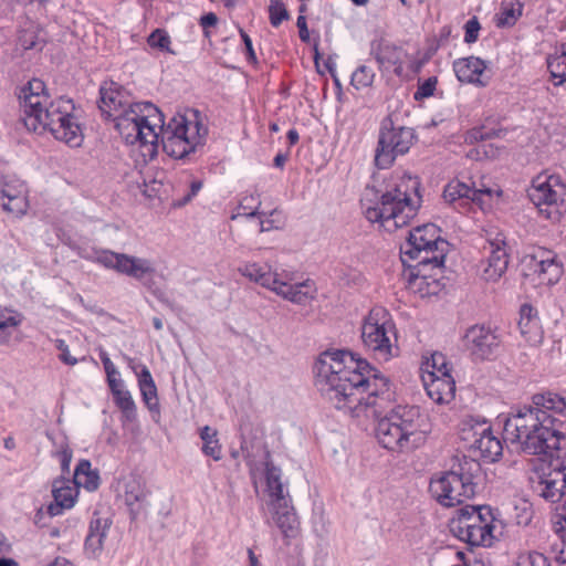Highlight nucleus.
Returning a JSON list of instances; mask_svg holds the SVG:
<instances>
[{
	"label": "nucleus",
	"mask_w": 566,
	"mask_h": 566,
	"mask_svg": "<svg viewBox=\"0 0 566 566\" xmlns=\"http://www.w3.org/2000/svg\"><path fill=\"white\" fill-rule=\"evenodd\" d=\"M315 386L334 408L360 417L368 410L379 418L378 442L395 452L421 447L428 434V423L416 406H397L380 417L391 398L389 379L366 359L355 358L348 350L323 353L314 365Z\"/></svg>",
	"instance_id": "obj_1"
},
{
	"label": "nucleus",
	"mask_w": 566,
	"mask_h": 566,
	"mask_svg": "<svg viewBox=\"0 0 566 566\" xmlns=\"http://www.w3.org/2000/svg\"><path fill=\"white\" fill-rule=\"evenodd\" d=\"M98 108L115 123L116 130L127 144H138L142 156L153 159L157 155L158 135L163 127V113L149 103H133L127 91L115 82L99 88Z\"/></svg>",
	"instance_id": "obj_2"
},
{
	"label": "nucleus",
	"mask_w": 566,
	"mask_h": 566,
	"mask_svg": "<svg viewBox=\"0 0 566 566\" xmlns=\"http://www.w3.org/2000/svg\"><path fill=\"white\" fill-rule=\"evenodd\" d=\"M22 120L28 130H49L55 139L76 147L83 139L80 125L73 112L72 99L59 97L50 101L45 84L40 78H32L19 94Z\"/></svg>",
	"instance_id": "obj_3"
},
{
	"label": "nucleus",
	"mask_w": 566,
	"mask_h": 566,
	"mask_svg": "<svg viewBox=\"0 0 566 566\" xmlns=\"http://www.w3.org/2000/svg\"><path fill=\"white\" fill-rule=\"evenodd\" d=\"M420 205L419 182L408 176L386 190L375 206L366 207L364 213L370 222H379L387 231H392L409 224Z\"/></svg>",
	"instance_id": "obj_4"
},
{
	"label": "nucleus",
	"mask_w": 566,
	"mask_h": 566,
	"mask_svg": "<svg viewBox=\"0 0 566 566\" xmlns=\"http://www.w3.org/2000/svg\"><path fill=\"white\" fill-rule=\"evenodd\" d=\"M481 480L482 468L479 461L467 455H455L448 471L431 479L429 492L442 506L453 507L472 499Z\"/></svg>",
	"instance_id": "obj_5"
},
{
	"label": "nucleus",
	"mask_w": 566,
	"mask_h": 566,
	"mask_svg": "<svg viewBox=\"0 0 566 566\" xmlns=\"http://www.w3.org/2000/svg\"><path fill=\"white\" fill-rule=\"evenodd\" d=\"M541 421L566 424V398L552 391L533 395L530 403L517 407L505 419V441L515 444L523 434L539 426Z\"/></svg>",
	"instance_id": "obj_6"
},
{
	"label": "nucleus",
	"mask_w": 566,
	"mask_h": 566,
	"mask_svg": "<svg viewBox=\"0 0 566 566\" xmlns=\"http://www.w3.org/2000/svg\"><path fill=\"white\" fill-rule=\"evenodd\" d=\"M238 272L250 282L270 290L292 303L301 305L307 300L314 298V283L310 280L292 283L294 275L285 270L277 272L272 270L269 264L245 262L238 268Z\"/></svg>",
	"instance_id": "obj_7"
},
{
	"label": "nucleus",
	"mask_w": 566,
	"mask_h": 566,
	"mask_svg": "<svg viewBox=\"0 0 566 566\" xmlns=\"http://www.w3.org/2000/svg\"><path fill=\"white\" fill-rule=\"evenodd\" d=\"M361 340L375 358L388 361L398 355L396 325L382 306L373 307L361 325Z\"/></svg>",
	"instance_id": "obj_8"
},
{
	"label": "nucleus",
	"mask_w": 566,
	"mask_h": 566,
	"mask_svg": "<svg viewBox=\"0 0 566 566\" xmlns=\"http://www.w3.org/2000/svg\"><path fill=\"white\" fill-rule=\"evenodd\" d=\"M265 482L266 491L270 496L272 520L289 544L290 541L297 537L300 533V521L291 504L289 493H284L281 481V470L270 460L269 451H266L265 461Z\"/></svg>",
	"instance_id": "obj_9"
},
{
	"label": "nucleus",
	"mask_w": 566,
	"mask_h": 566,
	"mask_svg": "<svg viewBox=\"0 0 566 566\" xmlns=\"http://www.w3.org/2000/svg\"><path fill=\"white\" fill-rule=\"evenodd\" d=\"M450 530L471 546H491L494 538V517L490 507L465 506L452 518Z\"/></svg>",
	"instance_id": "obj_10"
},
{
	"label": "nucleus",
	"mask_w": 566,
	"mask_h": 566,
	"mask_svg": "<svg viewBox=\"0 0 566 566\" xmlns=\"http://www.w3.org/2000/svg\"><path fill=\"white\" fill-rule=\"evenodd\" d=\"M156 133L164 151L170 157L182 159L201 145L207 129L199 122H188L185 116L178 115L170 119L166 128L163 120L161 129Z\"/></svg>",
	"instance_id": "obj_11"
},
{
	"label": "nucleus",
	"mask_w": 566,
	"mask_h": 566,
	"mask_svg": "<svg viewBox=\"0 0 566 566\" xmlns=\"http://www.w3.org/2000/svg\"><path fill=\"white\" fill-rule=\"evenodd\" d=\"M416 138L412 128L395 126L391 116L385 117L380 124L375 150L376 167L379 169L390 168L398 156L409 151Z\"/></svg>",
	"instance_id": "obj_12"
},
{
	"label": "nucleus",
	"mask_w": 566,
	"mask_h": 566,
	"mask_svg": "<svg viewBox=\"0 0 566 566\" xmlns=\"http://www.w3.org/2000/svg\"><path fill=\"white\" fill-rule=\"evenodd\" d=\"M447 247H426L420 248L419 252H400L401 261L411 269L409 284L417 286L420 292L426 294L437 293L436 289H430L431 284L438 285L432 277V271L441 272L446 260Z\"/></svg>",
	"instance_id": "obj_13"
},
{
	"label": "nucleus",
	"mask_w": 566,
	"mask_h": 566,
	"mask_svg": "<svg viewBox=\"0 0 566 566\" xmlns=\"http://www.w3.org/2000/svg\"><path fill=\"white\" fill-rule=\"evenodd\" d=\"M527 195L546 219L556 220L566 210V182L557 175H538Z\"/></svg>",
	"instance_id": "obj_14"
},
{
	"label": "nucleus",
	"mask_w": 566,
	"mask_h": 566,
	"mask_svg": "<svg viewBox=\"0 0 566 566\" xmlns=\"http://www.w3.org/2000/svg\"><path fill=\"white\" fill-rule=\"evenodd\" d=\"M566 424H553L551 421H541L539 426L527 431L515 443L516 449L527 454L544 455L551 458L553 451L566 449V437L562 429Z\"/></svg>",
	"instance_id": "obj_15"
},
{
	"label": "nucleus",
	"mask_w": 566,
	"mask_h": 566,
	"mask_svg": "<svg viewBox=\"0 0 566 566\" xmlns=\"http://www.w3.org/2000/svg\"><path fill=\"white\" fill-rule=\"evenodd\" d=\"M548 460L547 473L538 476L534 491L548 502L566 503V449L553 451Z\"/></svg>",
	"instance_id": "obj_16"
},
{
	"label": "nucleus",
	"mask_w": 566,
	"mask_h": 566,
	"mask_svg": "<svg viewBox=\"0 0 566 566\" xmlns=\"http://www.w3.org/2000/svg\"><path fill=\"white\" fill-rule=\"evenodd\" d=\"M501 339L494 329L484 325L471 326L464 335V346L476 360L490 359L496 355Z\"/></svg>",
	"instance_id": "obj_17"
},
{
	"label": "nucleus",
	"mask_w": 566,
	"mask_h": 566,
	"mask_svg": "<svg viewBox=\"0 0 566 566\" xmlns=\"http://www.w3.org/2000/svg\"><path fill=\"white\" fill-rule=\"evenodd\" d=\"M0 206L13 218L23 217L29 209L27 185L13 177L0 178Z\"/></svg>",
	"instance_id": "obj_18"
},
{
	"label": "nucleus",
	"mask_w": 566,
	"mask_h": 566,
	"mask_svg": "<svg viewBox=\"0 0 566 566\" xmlns=\"http://www.w3.org/2000/svg\"><path fill=\"white\" fill-rule=\"evenodd\" d=\"M438 359L442 360L441 367L438 369L440 375L434 371L429 373L428 377H423V385L430 399L437 403H448L454 398L455 382L450 375L444 356L442 354H434V364Z\"/></svg>",
	"instance_id": "obj_19"
},
{
	"label": "nucleus",
	"mask_w": 566,
	"mask_h": 566,
	"mask_svg": "<svg viewBox=\"0 0 566 566\" xmlns=\"http://www.w3.org/2000/svg\"><path fill=\"white\" fill-rule=\"evenodd\" d=\"M369 54L376 60L380 72L392 69L394 73L403 76V64L409 55L406 50L380 38L370 42Z\"/></svg>",
	"instance_id": "obj_20"
},
{
	"label": "nucleus",
	"mask_w": 566,
	"mask_h": 566,
	"mask_svg": "<svg viewBox=\"0 0 566 566\" xmlns=\"http://www.w3.org/2000/svg\"><path fill=\"white\" fill-rule=\"evenodd\" d=\"M493 190L488 187L476 188L460 180L450 181L443 190V199L455 209H463L471 202L484 207V197L491 198Z\"/></svg>",
	"instance_id": "obj_21"
},
{
	"label": "nucleus",
	"mask_w": 566,
	"mask_h": 566,
	"mask_svg": "<svg viewBox=\"0 0 566 566\" xmlns=\"http://www.w3.org/2000/svg\"><path fill=\"white\" fill-rule=\"evenodd\" d=\"M484 259L481 261L482 277L485 281H497L507 270L509 253L504 239L496 237L484 247Z\"/></svg>",
	"instance_id": "obj_22"
},
{
	"label": "nucleus",
	"mask_w": 566,
	"mask_h": 566,
	"mask_svg": "<svg viewBox=\"0 0 566 566\" xmlns=\"http://www.w3.org/2000/svg\"><path fill=\"white\" fill-rule=\"evenodd\" d=\"M439 245L447 247L448 242L439 237L434 224L427 223L409 231L407 240L400 247V252H419L420 248Z\"/></svg>",
	"instance_id": "obj_23"
},
{
	"label": "nucleus",
	"mask_w": 566,
	"mask_h": 566,
	"mask_svg": "<svg viewBox=\"0 0 566 566\" xmlns=\"http://www.w3.org/2000/svg\"><path fill=\"white\" fill-rule=\"evenodd\" d=\"M481 432L480 438H475L471 442L473 452H478L479 455L486 462H495L502 455L503 447L501 440L493 434V431L486 421H482L480 426Z\"/></svg>",
	"instance_id": "obj_24"
},
{
	"label": "nucleus",
	"mask_w": 566,
	"mask_h": 566,
	"mask_svg": "<svg viewBox=\"0 0 566 566\" xmlns=\"http://www.w3.org/2000/svg\"><path fill=\"white\" fill-rule=\"evenodd\" d=\"M485 69V62L475 56L458 59L453 62V71L462 83L485 86L488 83L483 80Z\"/></svg>",
	"instance_id": "obj_25"
},
{
	"label": "nucleus",
	"mask_w": 566,
	"mask_h": 566,
	"mask_svg": "<svg viewBox=\"0 0 566 566\" xmlns=\"http://www.w3.org/2000/svg\"><path fill=\"white\" fill-rule=\"evenodd\" d=\"M111 524L109 518L101 517L97 513L93 514L85 539V553L90 557L95 558L102 553Z\"/></svg>",
	"instance_id": "obj_26"
},
{
	"label": "nucleus",
	"mask_w": 566,
	"mask_h": 566,
	"mask_svg": "<svg viewBox=\"0 0 566 566\" xmlns=\"http://www.w3.org/2000/svg\"><path fill=\"white\" fill-rule=\"evenodd\" d=\"M52 495L54 502L46 507V513L52 517L62 514L63 510L71 509L75 502L76 488L71 486V481L57 479L53 482Z\"/></svg>",
	"instance_id": "obj_27"
},
{
	"label": "nucleus",
	"mask_w": 566,
	"mask_h": 566,
	"mask_svg": "<svg viewBox=\"0 0 566 566\" xmlns=\"http://www.w3.org/2000/svg\"><path fill=\"white\" fill-rule=\"evenodd\" d=\"M518 328L521 335L530 344H537L542 339V331L537 311L530 304H523L520 310Z\"/></svg>",
	"instance_id": "obj_28"
},
{
	"label": "nucleus",
	"mask_w": 566,
	"mask_h": 566,
	"mask_svg": "<svg viewBox=\"0 0 566 566\" xmlns=\"http://www.w3.org/2000/svg\"><path fill=\"white\" fill-rule=\"evenodd\" d=\"M147 496L148 491L139 478L133 476L125 483L124 501L129 507L133 518H136V515L144 507Z\"/></svg>",
	"instance_id": "obj_29"
},
{
	"label": "nucleus",
	"mask_w": 566,
	"mask_h": 566,
	"mask_svg": "<svg viewBox=\"0 0 566 566\" xmlns=\"http://www.w3.org/2000/svg\"><path fill=\"white\" fill-rule=\"evenodd\" d=\"M547 256H532L531 263L534 269V273L537 274L541 284H555L562 274V269L555 259L551 255V252H543Z\"/></svg>",
	"instance_id": "obj_30"
},
{
	"label": "nucleus",
	"mask_w": 566,
	"mask_h": 566,
	"mask_svg": "<svg viewBox=\"0 0 566 566\" xmlns=\"http://www.w3.org/2000/svg\"><path fill=\"white\" fill-rule=\"evenodd\" d=\"M119 273L142 281L147 276H153L155 268L150 260L137 258L129 254H123Z\"/></svg>",
	"instance_id": "obj_31"
},
{
	"label": "nucleus",
	"mask_w": 566,
	"mask_h": 566,
	"mask_svg": "<svg viewBox=\"0 0 566 566\" xmlns=\"http://www.w3.org/2000/svg\"><path fill=\"white\" fill-rule=\"evenodd\" d=\"M137 378L143 401L150 412L157 413L159 417L160 405L157 396V387L147 366L142 367L140 374H137Z\"/></svg>",
	"instance_id": "obj_32"
},
{
	"label": "nucleus",
	"mask_w": 566,
	"mask_h": 566,
	"mask_svg": "<svg viewBox=\"0 0 566 566\" xmlns=\"http://www.w3.org/2000/svg\"><path fill=\"white\" fill-rule=\"evenodd\" d=\"M75 488H84L87 491H95L99 486V475L96 470H92L88 460H81L74 471L73 481Z\"/></svg>",
	"instance_id": "obj_33"
},
{
	"label": "nucleus",
	"mask_w": 566,
	"mask_h": 566,
	"mask_svg": "<svg viewBox=\"0 0 566 566\" xmlns=\"http://www.w3.org/2000/svg\"><path fill=\"white\" fill-rule=\"evenodd\" d=\"M523 4L518 0H502L500 11L495 15L496 27H513L522 15Z\"/></svg>",
	"instance_id": "obj_34"
},
{
	"label": "nucleus",
	"mask_w": 566,
	"mask_h": 566,
	"mask_svg": "<svg viewBox=\"0 0 566 566\" xmlns=\"http://www.w3.org/2000/svg\"><path fill=\"white\" fill-rule=\"evenodd\" d=\"M547 69L551 76L558 80L554 85L566 83V43L556 46L555 52L548 55Z\"/></svg>",
	"instance_id": "obj_35"
},
{
	"label": "nucleus",
	"mask_w": 566,
	"mask_h": 566,
	"mask_svg": "<svg viewBox=\"0 0 566 566\" xmlns=\"http://www.w3.org/2000/svg\"><path fill=\"white\" fill-rule=\"evenodd\" d=\"M199 436L203 441L202 452L211 457L214 461H219L222 458L221 444L217 438L218 432L216 429L205 426L200 429Z\"/></svg>",
	"instance_id": "obj_36"
},
{
	"label": "nucleus",
	"mask_w": 566,
	"mask_h": 566,
	"mask_svg": "<svg viewBox=\"0 0 566 566\" xmlns=\"http://www.w3.org/2000/svg\"><path fill=\"white\" fill-rule=\"evenodd\" d=\"M114 397L115 405L122 411L123 420L133 422L137 418L136 403L128 390H116Z\"/></svg>",
	"instance_id": "obj_37"
},
{
	"label": "nucleus",
	"mask_w": 566,
	"mask_h": 566,
	"mask_svg": "<svg viewBox=\"0 0 566 566\" xmlns=\"http://www.w3.org/2000/svg\"><path fill=\"white\" fill-rule=\"evenodd\" d=\"M147 43L151 49L160 52L176 55V51L171 48V39L165 29L154 30L147 38Z\"/></svg>",
	"instance_id": "obj_38"
},
{
	"label": "nucleus",
	"mask_w": 566,
	"mask_h": 566,
	"mask_svg": "<svg viewBox=\"0 0 566 566\" xmlns=\"http://www.w3.org/2000/svg\"><path fill=\"white\" fill-rule=\"evenodd\" d=\"M375 72L367 65H359L352 74L350 85L356 90L370 87L375 80Z\"/></svg>",
	"instance_id": "obj_39"
},
{
	"label": "nucleus",
	"mask_w": 566,
	"mask_h": 566,
	"mask_svg": "<svg viewBox=\"0 0 566 566\" xmlns=\"http://www.w3.org/2000/svg\"><path fill=\"white\" fill-rule=\"evenodd\" d=\"M261 206V201L259 196L247 195L243 196L239 202V211L238 216H244L247 218H252L259 216V207Z\"/></svg>",
	"instance_id": "obj_40"
},
{
	"label": "nucleus",
	"mask_w": 566,
	"mask_h": 566,
	"mask_svg": "<svg viewBox=\"0 0 566 566\" xmlns=\"http://www.w3.org/2000/svg\"><path fill=\"white\" fill-rule=\"evenodd\" d=\"M513 566H551V562L544 554L534 551L520 555Z\"/></svg>",
	"instance_id": "obj_41"
},
{
	"label": "nucleus",
	"mask_w": 566,
	"mask_h": 566,
	"mask_svg": "<svg viewBox=\"0 0 566 566\" xmlns=\"http://www.w3.org/2000/svg\"><path fill=\"white\" fill-rule=\"evenodd\" d=\"M24 321V316L19 311L11 307H0V323L12 329L19 327Z\"/></svg>",
	"instance_id": "obj_42"
},
{
	"label": "nucleus",
	"mask_w": 566,
	"mask_h": 566,
	"mask_svg": "<svg viewBox=\"0 0 566 566\" xmlns=\"http://www.w3.org/2000/svg\"><path fill=\"white\" fill-rule=\"evenodd\" d=\"M270 22L277 28L284 20L289 19V12L282 0H270Z\"/></svg>",
	"instance_id": "obj_43"
},
{
	"label": "nucleus",
	"mask_w": 566,
	"mask_h": 566,
	"mask_svg": "<svg viewBox=\"0 0 566 566\" xmlns=\"http://www.w3.org/2000/svg\"><path fill=\"white\" fill-rule=\"evenodd\" d=\"M123 254L113 251H102L98 253L96 261L105 268L119 273Z\"/></svg>",
	"instance_id": "obj_44"
},
{
	"label": "nucleus",
	"mask_w": 566,
	"mask_h": 566,
	"mask_svg": "<svg viewBox=\"0 0 566 566\" xmlns=\"http://www.w3.org/2000/svg\"><path fill=\"white\" fill-rule=\"evenodd\" d=\"M515 520L518 525L527 526L533 518V509L532 505L523 501L520 504L515 505Z\"/></svg>",
	"instance_id": "obj_45"
},
{
	"label": "nucleus",
	"mask_w": 566,
	"mask_h": 566,
	"mask_svg": "<svg viewBox=\"0 0 566 566\" xmlns=\"http://www.w3.org/2000/svg\"><path fill=\"white\" fill-rule=\"evenodd\" d=\"M496 135L497 133L494 129L482 126L471 129L468 133L465 140L469 143L489 140Z\"/></svg>",
	"instance_id": "obj_46"
},
{
	"label": "nucleus",
	"mask_w": 566,
	"mask_h": 566,
	"mask_svg": "<svg viewBox=\"0 0 566 566\" xmlns=\"http://www.w3.org/2000/svg\"><path fill=\"white\" fill-rule=\"evenodd\" d=\"M437 82V77H429L423 83H420L415 93V99L419 101L432 96Z\"/></svg>",
	"instance_id": "obj_47"
},
{
	"label": "nucleus",
	"mask_w": 566,
	"mask_h": 566,
	"mask_svg": "<svg viewBox=\"0 0 566 566\" xmlns=\"http://www.w3.org/2000/svg\"><path fill=\"white\" fill-rule=\"evenodd\" d=\"M480 23L475 17L470 19L465 25V34H464V41L467 43H473L478 40L479 31H480Z\"/></svg>",
	"instance_id": "obj_48"
},
{
	"label": "nucleus",
	"mask_w": 566,
	"mask_h": 566,
	"mask_svg": "<svg viewBox=\"0 0 566 566\" xmlns=\"http://www.w3.org/2000/svg\"><path fill=\"white\" fill-rule=\"evenodd\" d=\"M554 523L559 526L556 531L562 533L559 536L560 541L565 542L566 541V503L563 504L560 507H557Z\"/></svg>",
	"instance_id": "obj_49"
},
{
	"label": "nucleus",
	"mask_w": 566,
	"mask_h": 566,
	"mask_svg": "<svg viewBox=\"0 0 566 566\" xmlns=\"http://www.w3.org/2000/svg\"><path fill=\"white\" fill-rule=\"evenodd\" d=\"M199 23L203 30L205 36L209 38L210 36L209 28L217 25L218 17L213 12L206 13L200 18Z\"/></svg>",
	"instance_id": "obj_50"
},
{
	"label": "nucleus",
	"mask_w": 566,
	"mask_h": 566,
	"mask_svg": "<svg viewBox=\"0 0 566 566\" xmlns=\"http://www.w3.org/2000/svg\"><path fill=\"white\" fill-rule=\"evenodd\" d=\"M56 348L61 350L60 359L67 365H75L77 359L72 357L69 353V346L65 344L63 339H56L55 342Z\"/></svg>",
	"instance_id": "obj_51"
},
{
	"label": "nucleus",
	"mask_w": 566,
	"mask_h": 566,
	"mask_svg": "<svg viewBox=\"0 0 566 566\" xmlns=\"http://www.w3.org/2000/svg\"><path fill=\"white\" fill-rule=\"evenodd\" d=\"M482 422H476L475 424L465 423V427L463 428V440H471L474 441L475 438H480L481 428L480 426Z\"/></svg>",
	"instance_id": "obj_52"
},
{
	"label": "nucleus",
	"mask_w": 566,
	"mask_h": 566,
	"mask_svg": "<svg viewBox=\"0 0 566 566\" xmlns=\"http://www.w3.org/2000/svg\"><path fill=\"white\" fill-rule=\"evenodd\" d=\"M240 35H241L242 41L245 46L248 60L255 63L256 56H255V52L253 50V45H252V41H251L250 36L242 29H240Z\"/></svg>",
	"instance_id": "obj_53"
},
{
	"label": "nucleus",
	"mask_w": 566,
	"mask_h": 566,
	"mask_svg": "<svg viewBox=\"0 0 566 566\" xmlns=\"http://www.w3.org/2000/svg\"><path fill=\"white\" fill-rule=\"evenodd\" d=\"M296 25L298 28V35L303 42H308L310 33L307 29L306 18L303 14H300L296 20Z\"/></svg>",
	"instance_id": "obj_54"
},
{
	"label": "nucleus",
	"mask_w": 566,
	"mask_h": 566,
	"mask_svg": "<svg viewBox=\"0 0 566 566\" xmlns=\"http://www.w3.org/2000/svg\"><path fill=\"white\" fill-rule=\"evenodd\" d=\"M99 358H101V360L103 363V366H104V369H105V373H106L107 377H111V375H116L117 374V369L114 366V364L112 363V360L109 359L107 353L102 352L99 354Z\"/></svg>",
	"instance_id": "obj_55"
},
{
	"label": "nucleus",
	"mask_w": 566,
	"mask_h": 566,
	"mask_svg": "<svg viewBox=\"0 0 566 566\" xmlns=\"http://www.w3.org/2000/svg\"><path fill=\"white\" fill-rule=\"evenodd\" d=\"M60 459H61V465H62V470L63 471H66L69 470L70 468V463H71V460H72V450L65 446L60 452Z\"/></svg>",
	"instance_id": "obj_56"
},
{
	"label": "nucleus",
	"mask_w": 566,
	"mask_h": 566,
	"mask_svg": "<svg viewBox=\"0 0 566 566\" xmlns=\"http://www.w3.org/2000/svg\"><path fill=\"white\" fill-rule=\"evenodd\" d=\"M13 331L0 323V346H8L11 343Z\"/></svg>",
	"instance_id": "obj_57"
},
{
	"label": "nucleus",
	"mask_w": 566,
	"mask_h": 566,
	"mask_svg": "<svg viewBox=\"0 0 566 566\" xmlns=\"http://www.w3.org/2000/svg\"><path fill=\"white\" fill-rule=\"evenodd\" d=\"M202 182L199 180H195L190 185L189 192L182 198V203L189 202L201 189Z\"/></svg>",
	"instance_id": "obj_58"
},
{
	"label": "nucleus",
	"mask_w": 566,
	"mask_h": 566,
	"mask_svg": "<svg viewBox=\"0 0 566 566\" xmlns=\"http://www.w3.org/2000/svg\"><path fill=\"white\" fill-rule=\"evenodd\" d=\"M107 382H108V386H109V389L112 391L113 395H115V391L116 390H122L123 388V382L120 379H117L115 377V375H111V377H107Z\"/></svg>",
	"instance_id": "obj_59"
},
{
	"label": "nucleus",
	"mask_w": 566,
	"mask_h": 566,
	"mask_svg": "<svg viewBox=\"0 0 566 566\" xmlns=\"http://www.w3.org/2000/svg\"><path fill=\"white\" fill-rule=\"evenodd\" d=\"M287 158H289V155H287V154L279 153V154L274 157L273 165H274L276 168L283 169V168H284L285 163L287 161Z\"/></svg>",
	"instance_id": "obj_60"
},
{
	"label": "nucleus",
	"mask_w": 566,
	"mask_h": 566,
	"mask_svg": "<svg viewBox=\"0 0 566 566\" xmlns=\"http://www.w3.org/2000/svg\"><path fill=\"white\" fill-rule=\"evenodd\" d=\"M249 566H262L259 557L254 554L252 548L248 549Z\"/></svg>",
	"instance_id": "obj_61"
},
{
	"label": "nucleus",
	"mask_w": 566,
	"mask_h": 566,
	"mask_svg": "<svg viewBox=\"0 0 566 566\" xmlns=\"http://www.w3.org/2000/svg\"><path fill=\"white\" fill-rule=\"evenodd\" d=\"M562 545L563 547L560 548L555 558L558 563L566 564V541H562Z\"/></svg>",
	"instance_id": "obj_62"
},
{
	"label": "nucleus",
	"mask_w": 566,
	"mask_h": 566,
	"mask_svg": "<svg viewBox=\"0 0 566 566\" xmlns=\"http://www.w3.org/2000/svg\"><path fill=\"white\" fill-rule=\"evenodd\" d=\"M48 566H75V565L64 557H56L55 560Z\"/></svg>",
	"instance_id": "obj_63"
},
{
	"label": "nucleus",
	"mask_w": 566,
	"mask_h": 566,
	"mask_svg": "<svg viewBox=\"0 0 566 566\" xmlns=\"http://www.w3.org/2000/svg\"><path fill=\"white\" fill-rule=\"evenodd\" d=\"M0 566H19V564H18V562H15L12 558L1 557L0 558Z\"/></svg>",
	"instance_id": "obj_64"
}]
</instances>
